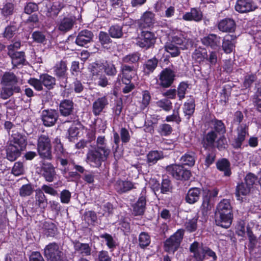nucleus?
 <instances>
[{
    "instance_id": "f257e3e1",
    "label": "nucleus",
    "mask_w": 261,
    "mask_h": 261,
    "mask_svg": "<svg viewBox=\"0 0 261 261\" xmlns=\"http://www.w3.org/2000/svg\"><path fill=\"white\" fill-rule=\"evenodd\" d=\"M215 222L217 225L228 228L232 222V214L229 200L224 199L217 205L215 212Z\"/></svg>"
},
{
    "instance_id": "f03ea898",
    "label": "nucleus",
    "mask_w": 261,
    "mask_h": 261,
    "mask_svg": "<svg viewBox=\"0 0 261 261\" xmlns=\"http://www.w3.org/2000/svg\"><path fill=\"white\" fill-rule=\"evenodd\" d=\"M244 118L243 113L237 111L233 116V123L239 124L237 128V137L235 138L232 145L236 149L240 148L245 138L249 135L248 126L246 124H240Z\"/></svg>"
},
{
    "instance_id": "7ed1b4c3",
    "label": "nucleus",
    "mask_w": 261,
    "mask_h": 261,
    "mask_svg": "<svg viewBox=\"0 0 261 261\" xmlns=\"http://www.w3.org/2000/svg\"><path fill=\"white\" fill-rule=\"evenodd\" d=\"M189 250L193 253V257L196 261H204L209 257H212L215 261L217 258L215 252L211 249L200 245L196 241L190 245Z\"/></svg>"
},
{
    "instance_id": "20e7f679",
    "label": "nucleus",
    "mask_w": 261,
    "mask_h": 261,
    "mask_svg": "<svg viewBox=\"0 0 261 261\" xmlns=\"http://www.w3.org/2000/svg\"><path fill=\"white\" fill-rule=\"evenodd\" d=\"M27 145L24 138H20L15 139L14 144H10L6 149L7 158L11 162L15 161L21 154V151L23 150Z\"/></svg>"
},
{
    "instance_id": "39448f33",
    "label": "nucleus",
    "mask_w": 261,
    "mask_h": 261,
    "mask_svg": "<svg viewBox=\"0 0 261 261\" xmlns=\"http://www.w3.org/2000/svg\"><path fill=\"white\" fill-rule=\"evenodd\" d=\"M37 151L41 158L51 160L50 140L48 135H41L39 137L37 141Z\"/></svg>"
},
{
    "instance_id": "423d86ee",
    "label": "nucleus",
    "mask_w": 261,
    "mask_h": 261,
    "mask_svg": "<svg viewBox=\"0 0 261 261\" xmlns=\"http://www.w3.org/2000/svg\"><path fill=\"white\" fill-rule=\"evenodd\" d=\"M184 234L183 229H178L164 243V248L166 252L174 253L179 248Z\"/></svg>"
},
{
    "instance_id": "0eeeda50",
    "label": "nucleus",
    "mask_w": 261,
    "mask_h": 261,
    "mask_svg": "<svg viewBox=\"0 0 261 261\" xmlns=\"http://www.w3.org/2000/svg\"><path fill=\"white\" fill-rule=\"evenodd\" d=\"M168 173L177 180H187L191 176L190 170L179 164H173L166 168Z\"/></svg>"
},
{
    "instance_id": "6e6552de",
    "label": "nucleus",
    "mask_w": 261,
    "mask_h": 261,
    "mask_svg": "<svg viewBox=\"0 0 261 261\" xmlns=\"http://www.w3.org/2000/svg\"><path fill=\"white\" fill-rule=\"evenodd\" d=\"M44 255L47 261H62L63 253L56 243H50L44 249Z\"/></svg>"
},
{
    "instance_id": "1a4fd4ad",
    "label": "nucleus",
    "mask_w": 261,
    "mask_h": 261,
    "mask_svg": "<svg viewBox=\"0 0 261 261\" xmlns=\"http://www.w3.org/2000/svg\"><path fill=\"white\" fill-rule=\"evenodd\" d=\"M109 154L94 148V149L89 150L88 152L87 160L91 166L99 167L101 166L102 162L107 160Z\"/></svg>"
},
{
    "instance_id": "9d476101",
    "label": "nucleus",
    "mask_w": 261,
    "mask_h": 261,
    "mask_svg": "<svg viewBox=\"0 0 261 261\" xmlns=\"http://www.w3.org/2000/svg\"><path fill=\"white\" fill-rule=\"evenodd\" d=\"M156 39V37L153 32L143 31L140 37L137 39L136 44L139 47L147 49L154 46Z\"/></svg>"
},
{
    "instance_id": "9b49d317",
    "label": "nucleus",
    "mask_w": 261,
    "mask_h": 261,
    "mask_svg": "<svg viewBox=\"0 0 261 261\" xmlns=\"http://www.w3.org/2000/svg\"><path fill=\"white\" fill-rule=\"evenodd\" d=\"M218 193L219 190L217 188H212L203 191L202 203L201 206V208L203 212H207L211 210V200L217 197Z\"/></svg>"
},
{
    "instance_id": "f8f14e48",
    "label": "nucleus",
    "mask_w": 261,
    "mask_h": 261,
    "mask_svg": "<svg viewBox=\"0 0 261 261\" xmlns=\"http://www.w3.org/2000/svg\"><path fill=\"white\" fill-rule=\"evenodd\" d=\"M175 77V72L169 68H165L159 75V84L163 88L171 86Z\"/></svg>"
},
{
    "instance_id": "ddd939ff",
    "label": "nucleus",
    "mask_w": 261,
    "mask_h": 261,
    "mask_svg": "<svg viewBox=\"0 0 261 261\" xmlns=\"http://www.w3.org/2000/svg\"><path fill=\"white\" fill-rule=\"evenodd\" d=\"M58 111L51 109L43 110L41 114L43 124L46 126L54 125L58 119Z\"/></svg>"
},
{
    "instance_id": "4468645a",
    "label": "nucleus",
    "mask_w": 261,
    "mask_h": 261,
    "mask_svg": "<svg viewBox=\"0 0 261 261\" xmlns=\"http://www.w3.org/2000/svg\"><path fill=\"white\" fill-rule=\"evenodd\" d=\"M170 41L175 45H179L178 47L182 50L192 47L194 44L192 39L188 38L181 33L173 35Z\"/></svg>"
},
{
    "instance_id": "2eb2a0df",
    "label": "nucleus",
    "mask_w": 261,
    "mask_h": 261,
    "mask_svg": "<svg viewBox=\"0 0 261 261\" xmlns=\"http://www.w3.org/2000/svg\"><path fill=\"white\" fill-rule=\"evenodd\" d=\"M155 21L154 14L150 11H146L138 20L137 24L140 29H149L153 25Z\"/></svg>"
},
{
    "instance_id": "dca6fc26",
    "label": "nucleus",
    "mask_w": 261,
    "mask_h": 261,
    "mask_svg": "<svg viewBox=\"0 0 261 261\" xmlns=\"http://www.w3.org/2000/svg\"><path fill=\"white\" fill-rule=\"evenodd\" d=\"M74 253L78 254L81 257L90 256L91 254V244L89 243H83L79 240L72 241Z\"/></svg>"
},
{
    "instance_id": "f3484780",
    "label": "nucleus",
    "mask_w": 261,
    "mask_h": 261,
    "mask_svg": "<svg viewBox=\"0 0 261 261\" xmlns=\"http://www.w3.org/2000/svg\"><path fill=\"white\" fill-rule=\"evenodd\" d=\"M257 8V6L250 0H237L235 5V10L241 13L253 11Z\"/></svg>"
},
{
    "instance_id": "a211bd4d",
    "label": "nucleus",
    "mask_w": 261,
    "mask_h": 261,
    "mask_svg": "<svg viewBox=\"0 0 261 261\" xmlns=\"http://www.w3.org/2000/svg\"><path fill=\"white\" fill-rule=\"evenodd\" d=\"M42 176L45 180L52 182L56 177V172L53 165L50 163L43 162L41 167Z\"/></svg>"
},
{
    "instance_id": "6ab92c4d",
    "label": "nucleus",
    "mask_w": 261,
    "mask_h": 261,
    "mask_svg": "<svg viewBox=\"0 0 261 261\" xmlns=\"http://www.w3.org/2000/svg\"><path fill=\"white\" fill-rule=\"evenodd\" d=\"M20 91V87L17 85H2V88L0 89V98L6 100L13 96L14 93H19Z\"/></svg>"
},
{
    "instance_id": "aec40b11",
    "label": "nucleus",
    "mask_w": 261,
    "mask_h": 261,
    "mask_svg": "<svg viewBox=\"0 0 261 261\" xmlns=\"http://www.w3.org/2000/svg\"><path fill=\"white\" fill-rule=\"evenodd\" d=\"M93 37V34L91 31L84 30L79 33L75 42L80 46H85L92 41Z\"/></svg>"
},
{
    "instance_id": "412c9836",
    "label": "nucleus",
    "mask_w": 261,
    "mask_h": 261,
    "mask_svg": "<svg viewBox=\"0 0 261 261\" xmlns=\"http://www.w3.org/2000/svg\"><path fill=\"white\" fill-rule=\"evenodd\" d=\"M7 54L11 59L13 69L25 64L26 60L24 52L21 51L16 52L11 51V53H7Z\"/></svg>"
},
{
    "instance_id": "4be33fe9",
    "label": "nucleus",
    "mask_w": 261,
    "mask_h": 261,
    "mask_svg": "<svg viewBox=\"0 0 261 261\" xmlns=\"http://www.w3.org/2000/svg\"><path fill=\"white\" fill-rule=\"evenodd\" d=\"M146 204L145 193L142 191L138 201L133 205V214L135 216H140L144 214Z\"/></svg>"
},
{
    "instance_id": "5701e85b",
    "label": "nucleus",
    "mask_w": 261,
    "mask_h": 261,
    "mask_svg": "<svg viewBox=\"0 0 261 261\" xmlns=\"http://www.w3.org/2000/svg\"><path fill=\"white\" fill-rule=\"evenodd\" d=\"M54 74L60 79H67V67L65 61H60L55 65L53 68Z\"/></svg>"
},
{
    "instance_id": "b1692460",
    "label": "nucleus",
    "mask_w": 261,
    "mask_h": 261,
    "mask_svg": "<svg viewBox=\"0 0 261 261\" xmlns=\"http://www.w3.org/2000/svg\"><path fill=\"white\" fill-rule=\"evenodd\" d=\"M59 112L61 116L68 117L73 113L74 106L72 101L68 99L62 100L59 106Z\"/></svg>"
},
{
    "instance_id": "393cba45",
    "label": "nucleus",
    "mask_w": 261,
    "mask_h": 261,
    "mask_svg": "<svg viewBox=\"0 0 261 261\" xmlns=\"http://www.w3.org/2000/svg\"><path fill=\"white\" fill-rule=\"evenodd\" d=\"M202 43L213 49H216L220 46L221 37L213 34H209L203 37L201 40Z\"/></svg>"
},
{
    "instance_id": "a878e982",
    "label": "nucleus",
    "mask_w": 261,
    "mask_h": 261,
    "mask_svg": "<svg viewBox=\"0 0 261 261\" xmlns=\"http://www.w3.org/2000/svg\"><path fill=\"white\" fill-rule=\"evenodd\" d=\"M75 22V18L71 16L61 19L58 24V29L61 32H67L70 31Z\"/></svg>"
},
{
    "instance_id": "bb28decb",
    "label": "nucleus",
    "mask_w": 261,
    "mask_h": 261,
    "mask_svg": "<svg viewBox=\"0 0 261 261\" xmlns=\"http://www.w3.org/2000/svg\"><path fill=\"white\" fill-rule=\"evenodd\" d=\"M108 100L106 96L97 98L92 105V112L95 116H98L108 105Z\"/></svg>"
},
{
    "instance_id": "cd10ccee",
    "label": "nucleus",
    "mask_w": 261,
    "mask_h": 261,
    "mask_svg": "<svg viewBox=\"0 0 261 261\" xmlns=\"http://www.w3.org/2000/svg\"><path fill=\"white\" fill-rule=\"evenodd\" d=\"M236 36L228 35L223 40L222 48L226 54H229L233 51L235 48Z\"/></svg>"
},
{
    "instance_id": "c85d7f7f",
    "label": "nucleus",
    "mask_w": 261,
    "mask_h": 261,
    "mask_svg": "<svg viewBox=\"0 0 261 261\" xmlns=\"http://www.w3.org/2000/svg\"><path fill=\"white\" fill-rule=\"evenodd\" d=\"M218 28L223 32H233L236 28V23L232 19L225 18L219 22Z\"/></svg>"
},
{
    "instance_id": "c756f323",
    "label": "nucleus",
    "mask_w": 261,
    "mask_h": 261,
    "mask_svg": "<svg viewBox=\"0 0 261 261\" xmlns=\"http://www.w3.org/2000/svg\"><path fill=\"white\" fill-rule=\"evenodd\" d=\"M114 187L116 191L120 194L127 192L135 188L134 185L132 182L120 179L116 181Z\"/></svg>"
},
{
    "instance_id": "7c9ffc66",
    "label": "nucleus",
    "mask_w": 261,
    "mask_h": 261,
    "mask_svg": "<svg viewBox=\"0 0 261 261\" xmlns=\"http://www.w3.org/2000/svg\"><path fill=\"white\" fill-rule=\"evenodd\" d=\"M122 74V81L124 84L130 83L133 76L135 74V70L134 66L122 65L121 66Z\"/></svg>"
},
{
    "instance_id": "2f4dec72",
    "label": "nucleus",
    "mask_w": 261,
    "mask_h": 261,
    "mask_svg": "<svg viewBox=\"0 0 261 261\" xmlns=\"http://www.w3.org/2000/svg\"><path fill=\"white\" fill-rule=\"evenodd\" d=\"M201 189L199 188H192L189 190L186 196V201L190 204H194L199 199Z\"/></svg>"
},
{
    "instance_id": "473e14b6",
    "label": "nucleus",
    "mask_w": 261,
    "mask_h": 261,
    "mask_svg": "<svg viewBox=\"0 0 261 261\" xmlns=\"http://www.w3.org/2000/svg\"><path fill=\"white\" fill-rule=\"evenodd\" d=\"M202 12L197 9L192 8L191 11L186 13L182 16V19L186 21H200L202 18Z\"/></svg>"
},
{
    "instance_id": "72a5a7b5",
    "label": "nucleus",
    "mask_w": 261,
    "mask_h": 261,
    "mask_svg": "<svg viewBox=\"0 0 261 261\" xmlns=\"http://www.w3.org/2000/svg\"><path fill=\"white\" fill-rule=\"evenodd\" d=\"M18 77L12 72H5L1 80V84L4 85H17Z\"/></svg>"
},
{
    "instance_id": "f704fd0d",
    "label": "nucleus",
    "mask_w": 261,
    "mask_h": 261,
    "mask_svg": "<svg viewBox=\"0 0 261 261\" xmlns=\"http://www.w3.org/2000/svg\"><path fill=\"white\" fill-rule=\"evenodd\" d=\"M43 232L47 237H54L58 233L56 225L49 221L44 222L42 226Z\"/></svg>"
},
{
    "instance_id": "c9c22d12",
    "label": "nucleus",
    "mask_w": 261,
    "mask_h": 261,
    "mask_svg": "<svg viewBox=\"0 0 261 261\" xmlns=\"http://www.w3.org/2000/svg\"><path fill=\"white\" fill-rule=\"evenodd\" d=\"M163 158L164 154L162 151H150L147 155V162L149 166H151L156 164L159 160Z\"/></svg>"
},
{
    "instance_id": "e433bc0d",
    "label": "nucleus",
    "mask_w": 261,
    "mask_h": 261,
    "mask_svg": "<svg viewBox=\"0 0 261 261\" xmlns=\"http://www.w3.org/2000/svg\"><path fill=\"white\" fill-rule=\"evenodd\" d=\"M251 188L249 187L245 182H242L239 184L236 187V196L238 200H242L241 196H246L248 195L251 190Z\"/></svg>"
},
{
    "instance_id": "4c0bfd02",
    "label": "nucleus",
    "mask_w": 261,
    "mask_h": 261,
    "mask_svg": "<svg viewBox=\"0 0 261 261\" xmlns=\"http://www.w3.org/2000/svg\"><path fill=\"white\" fill-rule=\"evenodd\" d=\"M216 166L218 169L224 172L225 176H229L231 175L230 164L228 160L222 159L219 160L216 163Z\"/></svg>"
},
{
    "instance_id": "58836bf2",
    "label": "nucleus",
    "mask_w": 261,
    "mask_h": 261,
    "mask_svg": "<svg viewBox=\"0 0 261 261\" xmlns=\"http://www.w3.org/2000/svg\"><path fill=\"white\" fill-rule=\"evenodd\" d=\"M40 76L42 86H44L48 90L54 88L56 82V80L54 77L47 74H43Z\"/></svg>"
},
{
    "instance_id": "ea45409f",
    "label": "nucleus",
    "mask_w": 261,
    "mask_h": 261,
    "mask_svg": "<svg viewBox=\"0 0 261 261\" xmlns=\"http://www.w3.org/2000/svg\"><path fill=\"white\" fill-rule=\"evenodd\" d=\"M64 7L63 3L55 2L48 9L46 15L47 17L54 18L56 17L61 10Z\"/></svg>"
},
{
    "instance_id": "a19ab883",
    "label": "nucleus",
    "mask_w": 261,
    "mask_h": 261,
    "mask_svg": "<svg viewBox=\"0 0 261 261\" xmlns=\"http://www.w3.org/2000/svg\"><path fill=\"white\" fill-rule=\"evenodd\" d=\"M217 137V134L214 130L207 133L203 139V147L207 149L208 147H214Z\"/></svg>"
},
{
    "instance_id": "79ce46f5",
    "label": "nucleus",
    "mask_w": 261,
    "mask_h": 261,
    "mask_svg": "<svg viewBox=\"0 0 261 261\" xmlns=\"http://www.w3.org/2000/svg\"><path fill=\"white\" fill-rule=\"evenodd\" d=\"M36 204L40 208L44 209L47 205V200L41 190H37L35 195Z\"/></svg>"
},
{
    "instance_id": "37998d69",
    "label": "nucleus",
    "mask_w": 261,
    "mask_h": 261,
    "mask_svg": "<svg viewBox=\"0 0 261 261\" xmlns=\"http://www.w3.org/2000/svg\"><path fill=\"white\" fill-rule=\"evenodd\" d=\"M195 106V101L193 99H190L185 103L183 107V111L187 119H189L191 116L194 113Z\"/></svg>"
},
{
    "instance_id": "c03bdc74",
    "label": "nucleus",
    "mask_w": 261,
    "mask_h": 261,
    "mask_svg": "<svg viewBox=\"0 0 261 261\" xmlns=\"http://www.w3.org/2000/svg\"><path fill=\"white\" fill-rule=\"evenodd\" d=\"M158 60L156 58L148 60L144 64V71L146 73L152 72L157 67Z\"/></svg>"
},
{
    "instance_id": "a18cd8bd",
    "label": "nucleus",
    "mask_w": 261,
    "mask_h": 261,
    "mask_svg": "<svg viewBox=\"0 0 261 261\" xmlns=\"http://www.w3.org/2000/svg\"><path fill=\"white\" fill-rule=\"evenodd\" d=\"M180 161L185 165L193 166L195 162V153L193 152H188L181 157Z\"/></svg>"
},
{
    "instance_id": "49530a36",
    "label": "nucleus",
    "mask_w": 261,
    "mask_h": 261,
    "mask_svg": "<svg viewBox=\"0 0 261 261\" xmlns=\"http://www.w3.org/2000/svg\"><path fill=\"white\" fill-rule=\"evenodd\" d=\"M95 149L101 151L102 152H105L110 154L111 150L107 146L106 143V139L104 136H99L96 140V145Z\"/></svg>"
},
{
    "instance_id": "de8ad7c7",
    "label": "nucleus",
    "mask_w": 261,
    "mask_h": 261,
    "mask_svg": "<svg viewBox=\"0 0 261 261\" xmlns=\"http://www.w3.org/2000/svg\"><path fill=\"white\" fill-rule=\"evenodd\" d=\"M14 9V4L12 3L7 2L0 8L1 14L5 17L12 15Z\"/></svg>"
},
{
    "instance_id": "09e8293b",
    "label": "nucleus",
    "mask_w": 261,
    "mask_h": 261,
    "mask_svg": "<svg viewBox=\"0 0 261 261\" xmlns=\"http://www.w3.org/2000/svg\"><path fill=\"white\" fill-rule=\"evenodd\" d=\"M179 49L180 48L178 46L171 41L167 42L165 45V50L170 54L172 57H176L179 55L180 53Z\"/></svg>"
},
{
    "instance_id": "8fccbe9b",
    "label": "nucleus",
    "mask_w": 261,
    "mask_h": 261,
    "mask_svg": "<svg viewBox=\"0 0 261 261\" xmlns=\"http://www.w3.org/2000/svg\"><path fill=\"white\" fill-rule=\"evenodd\" d=\"M207 57L206 50L204 48L196 49L192 54L193 59L198 62L202 61L204 59H207Z\"/></svg>"
},
{
    "instance_id": "3c124183",
    "label": "nucleus",
    "mask_w": 261,
    "mask_h": 261,
    "mask_svg": "<svg viewBox=\"0 0 261 261\" xmlns=\"http://www.w3.org/2000/svg\"><path fill=\"white\" fill-rule=\"evenodd\" d=\"M109 32L111 37L114 38H120L123 36L122 27L118 24L111 26Z\"/></svg>"
},
{
    "instance_id": "603ef678",
    "label": "nucleus",
    "mask_w": 261,
    "mask_h": 261,
    "mask_svg": "<svg viewBox=\"0 0 261 261\" xmlns=\"http://www.w3.org/2000/svg\"><path fill=\"white\" fill-rule=\"evenodd\" d=\"M158 107L166 112L170 111L172 109V103L167 98L162 99L156 102Z\"/></svg>"
},
{
    "instance_id": "864d4df0",
    "label": "nucleus",
    "mask_w": 261,
    "mask_h": 261,
    "mask_svg": "<svg viewBox=\"0 0 261 261\" xmlns=\"http://www.w3.org/2000/svg\"><path fill=\"white\" fill-rule=\"evenodd\" d=\"M53 143L54 144V148L56 156L65 155L66 152L64 149L63 145L61 142L60 139L57 137L55 139Z\"/></svg>"
},
{
    "instance_id": "5fc2aeb1",
    "label": "nucleus",
    "mask_w": 261,
    "mask_h": 261,
    "mask_svg": "<svg viewBox=\"0 0 261 261\" xmlns=\"http://www.w3.org/2000/svg\"><path fill=\"white\" fill-rule=\"evenodd\" d=\"M88 69L92 76V79L95 80L96 77L101 72L102 66L99 63H92L89 65Z\"/></svg>"
},
{
    "instance_id": "6e6d98bb",
    "label": "nucleus",
    "mask_w": 261,
    "mask_h": 261,
    "mask_svg": "<svg viewBox=\"0 0 261 261\" xmlns=\"http://www.w3.org/2000/svg\"><path fill=\"white\" fill-rule=\"evenodd\" d=\"M198 219V217H195L191 219L187 220L185 223L186 229L190 232L196 231L197 228Z\"/></svg>"
},
{
    "instance_id": "4d7b16f0",
    "label": "nucleus",
    "mask_w": 261,
    "mask_h": 261,
    "mask_svg": "<svg viewBox=\"0 0 261 261\" xmlns=\"http://www.w3.org/2000/svg\"><path fill=\"white\" fill-rule=\"evenodd\" d=\"M102 69H103L105 73L110 76H115L117 72L115 65L111 62H106L104 63Z\"/></svg>"
},
{
    "instance_id": "13d9d810",
    "label": "nucleus",
    "mask_w": 261,
    "mask_h": 261,
    "mask_svg": "<svg viewBox=\"0 0 261 261\" xmlns=\"http://www.w3.org/2000/svg\"><path fill=\"white\" fill-rule=\"evenodd\" d=\"M32 38L34 42L38 43L45 44L47 41L44 33L39 31L34 32Z\"/></svg>"
},
{
    "instance_id": "bf43d9fd",
    "label": "nucleus",
    "mask_w": 261,
    "mask_h": 261,
    "mask_svg": "<svg viewBox=\"0 0 261 261\" xmlns=\"http://www.w3.org/2000/svg\"><path fill=\"white\" fill-rule=\"evenodd\" d=\"M101 238L104 239L106 241V245L108 247L113 250L116 247V243L113 237L110 234L105 233L100 236Z\"/></svg>"
},
{
    "instance_id": "052dcab7",
    "label": "nucleus",
    "mask_w": 261,
    "mask_h": 261,
    "mask_svg": "<svg viewBox=\"0 0 261 261\" xmlns=\"http://www.w3.org/2000/svg\"><path fill=\"white\" fill-rule=\"evenodd\" d=\"M161 192L163 194H167L171 192L172 190V185L171 180L168 178H164L160 187Z\"/></svg>"
},
{
    "instance_id": "680f3d73",
    "label": "nucleus",
    "mask_w": 261,
    "mask_h": 261,
    "mask_svg": "<svg viewBox=\"0 0 261 261\" xmlns=\"http://www.w3.org/2000/svg\"><path fill=\"white\" fill-rule=\"evenodd\" d=\"M84 220L88 224H93L97 221V215L95 212L92 211L86 212L83 216Z\"/></svg>"
},
{
    "instance_id": "e2e57ef3",
    "label": "nucleus",
    "mask_w": 261,
    "mask_h": 261,
    "mask_svg": "<svg viewBox=\"0 0 261 261\" xmlns=\"http://www.w3.org/2000/svg\"><path fill=\"white\" fill-rule=\"evenodd\" d=\"M139 245L141 248L148 246L150 243V238L148 234L145 232H142L139 238Z\"/></svg>"
},
{
    "instance_id": "0e129e2a",
    "label": "nucleus",
    "mask_w": 261,
    "mask_h": 261,
    "mask_svg": "<svg viewBox=\"0 0 261 261\" xmlns=\"http://www.w3.org/2000/svg\"><path fill=\"white\" fill-rule=\"evenodd\" d=\"M172 128L170 125L166 123L161 124L159 125L158 132L163 136H167L171 134Z\"/></svg>"
},
{
    "instance_id": "69168bd1",
    "label": "nucleus",
    "mask_w": 261,
    "mask_h": 261,
    "mask_svg": "<svg viewBox=\"0 0 261 261\" xmlns=\"http://www.w3.org/2000/svg\"><path fill=\"white\" fill-rule=\"evenodd\" d=\"M17 31V29L16 26L14 25H8L5 29V31L3 33V36L8 39H10L16 34Z\"/></svg>"
},
{
    "instance_id": "338daca9",
    "label": "nucleus",
    "mask_w": 261,
    "mask_h": 261,
    "mask_svg": "<svg viewBox=\"0 0 261 261\" xmlns=\"http://www.w3.org/2000/svg\"><path fill=\"white\" fill-rule=\"evenodd\" d=\"M139 59V55L138 53H134L124 57L122 61L125 63L134 64L137 63Z\"/></svg>"
},
{
    "instance_id": "774afa93",
    "label": "nucleus",
    "mask_w": 261,
    "mask_h": 261,
    "mask_svg": "<svg viewBox=\"0 0 261 261\" xmlns=\"http://www.w3.org/2000/svg\"><path fill=\"white\" fill-rule=\"evenodd\" d=\"M253 102L256 109L261 112V88L258 89L253 97Z\"/></svg>"
}]
</instances>
